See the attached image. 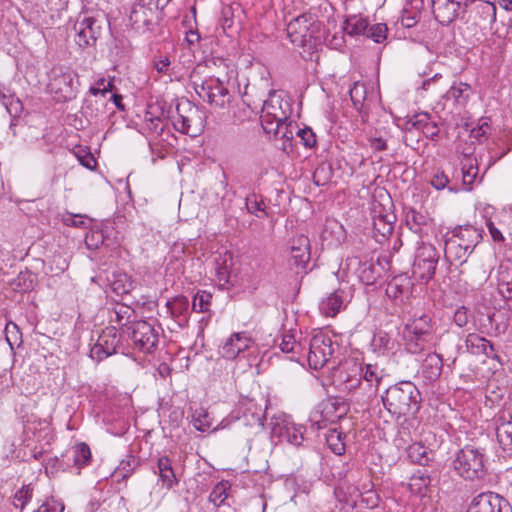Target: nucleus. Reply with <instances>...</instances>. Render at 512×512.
Returning a JSON list of instances; mask_svg holds the SVG:
<instances>
[{"label":"nucleus","instance_id":"58","mask_svg":"<svg viewBox=\"0 0 512 512\" xmlns=\"http://www.w3.org/2000/svg\"><path fill=\"white\" fill-rule=\"evenodd\" d=\"M453 320L459 327H464L468 323V309L464 306L457 308L454 313Z\"/></svg>","mask_w":512,"mask_h":512},{"label":"nucleus","instance_id":"18","mask_svg":"<svg viewBox=\"0 0 512 512\" xmlns=\"http://www.w3.org/2000/svg\"><path fill=\"white\" fill-rule=\"evenodd\" d=\"M75 30V41L80 47H85L93 45L96 42L100 35L101 27L96 25L95 19L86 17L75 24Z\"/></svg>","mask_w":512,"mask_h":512},{"label":"nucleus","instance_id":"29","mask_svg":"<svg viewBox=\"0 0 512 512\" xmlns=\"http://www.w3.org/2000/svg\"><path fill=\"white\" fill-rule=\"evenodd\" d=\"M411 286L410 278L406 274L394 276L387 285L386 295L394 300L398 299L403 294H407Z\"/></svg>","mask_w":512,"mask_h":512},{"label":"nucleus","instance_id":"27","mask_svg":"<svg viewBox=\"0 0 512 512\" xmlns=\"http://www.w3.org/2000/svg\"><path fill=\"white\" fill-rule=\"evenodd\" d=\"M273 435H278L281 438H285L289 443L299 446L304 440L302 426L292 425H280L276 424L272 428Z\"/></svg>","mask_w":512,"mask_h":512},{"label":"nucleus","instance_id":"24","mask_svg":"<svg viewBox=\"0 0 512 512\" xmlns=\"http://www.w3.org/2000/svg\"><path fill=\"white\" fill-rule=\"evenodd\" d=\"M245 12L240 3L233 2L226 5V28L230 33H226V37L234 38L242 30Z\"/></svg>","mask_w":512,"mask_h":512},{"label":"nucleus","instance_id":"6","mask_svg":"<svg viewBox=\"0 0 512 512\" xmlns=\"http://www.w3.org/2000/svg\"><path fill=\"white\" fill-rule=\"evenodd\" d=\"M170 0H137L130 13V23L137 31L149 30L155 23L159 8L163 9Z\"/></svg>","mask_w":512,"mask_h":512},{"label":"nucleus","instance_id":"4","mask_svg":"<svg viewBox=\"0 0 512 512\" xmlns=\"http://www.w3.org/2000/svg\"><path fill=\"white\" fill-rule=\"evenodd\" d=\"M266 402L263 398L257 402L254 398L241 397L235 408L226 417V425L239 421L244 426L262 428L266 419Z\"/></svg>","mask_w":512,"mask_h":512},{"label":"nucleus","instance_id":"34","mask_svg":"<svg viewBox=\"0 0 512 512\" xmlns=\"http://www.w3.org/2000/svg\"><path fill=\"white\" fill-rule=\"evenodd\" d=\"M405 326L406 329H414L416 331H420V334L424 333V335H429L435 338V331L432 320L426 314H423L420 317L413 319Z\"/></svg>","mask_w":512,"mask_h":512},{"label":"nucleus","instance_id":"56","mask_svg":"<svg viewBox=\"0 0 512 512\" xmlns=\"http://www.w3.org/2000/svg\"><path fill=\"white\" fill-rule=\"evenodd\" d=\"M477 167H473L472 165L469 167V169H465V167L462 168V182L463 185L466 186L467 190H471V185L473 184L476 176H477Z\"/></svg>","mask_w":512,"mask_h":512},{"label":"nucleus","instance_id":"50","mask_svg":"<svg viewBox=\"0 0 512 512\" xmlns=\"http://www.w3.org/2000/svg\"><path fill=\"white\" fill-rule=\"evenodd\" d=\"M137 465H138L137 458L134 457L133 455H128V456H126L125 459H123L120 462V464L117 468V472L122 473L123 477H127L133 472V470L136 468Z\"/></svg>","mask_w":512,"mask_h":512},{"label":"nucleus","instance_id":"63","mask_svg":"<svg viewBox=\"0 0 512 512\" xmlns=\"http://www.w3.org/2000/svg\"><path fill=\"white\" fill-rule=\"evenodd\" d=\"M97 87H91L90 88V92L93 94V95H97L99 93H101L102 95H105L107 92L111 91L112 90V83L111 82H108L107 84H105V80L104 79H101L98 83H97Z\"/></svg>","mask_w":512,"mask_h":512},{"label":"nucleus","instance_id":"26","mask_svg":"<svg viewBox=\"0 0 512 512\" xmlns=\"http://www.w3.org/2000/svg\"><path fill=\"white\" fill-rule=\"evenodd\" d=\"M359 268L357 271L359 280L367 286L376 284L377 280L381 276L382 267L379 262L374 263L373 261H360L355 258Z\"/></svg>","mask_w":512,"mask_h":512},{"label":"nucleus","instance_id":"43","mask_svg":"<svg viewBox=\"0 0 512 512\" xmlns=\"http://www.w3.org/2000/svg\"><path fill=\"white\" fill-rule=\"evenodd\" d=\"M192 424L199 431H206L211 426V421L206 410L203 408L195 409L192 414Z\"/></svg>","mask_w":512,"mask_h":512},{"label":"nucleus","instance_id":"36","mask_svg":"<svg viewBox=\"0 0 512 512\" xmlns=\"http://www.w3.org/2000/svg\"><path fill=\"white\" fill-rule=\"evenodd\" d=\"M245 207L247 212L255 215L258 218H264L268 216L266 211V205L262 198H259L256 194H251L245 197Z\"/></svg>","mask_w":512,"mask_h":512},{"label":"nucleus","instance_id":"40","mask_svg":"<svg viewBox=\"0 0 512 512\" xmlns=\"http://www.w3.org/2000/svg\"><path fill=\"white\" fill-rule=\"evenodd\" d=\"M356 372H359L361 379L363 378L365 381L372 383L375 381L376 387L380 384L382 377L377 372V366L366 364L365 366L357 365L353 363Z\"/></svg>","mask_w":512,"mask_h":512},{"label":"nucleus","instance_id":"47","mask_svg":"<svg viewBox=\"0 0 512 512\" xmlns=\"http://www.w3.org/2000/svg\"><path fill=\"white\" fill-rule=\"evenodd\" d=\"M351 101L353 105L358 108L363 105L366 99V86L364 83L355 82L349 90Z\"/></svg>","mask_w":512,"mask_h":512},{"label":"nucleus","instance_id":"54","mask_svg":"<svg viewBox=\"0 0 512 512\" xmlns=\"http://www.w3.org/2000/svg\"><path fill=\"white\" fill-rule=\"evenodd\" d=\"M224 484L219 482L212 490L209 496V501L215 506L220 507L224 503Z\"/></svg>","mask_w":512,"mask_h":512},{"label":"nucleus","instance_id":"42","mask_svg":"<svg viewBox=\"0 0 512 512\" xmlns=\"http://www.w3.org/2000/svg\"><path fill=\"white\" fill-rule=\"evenodd\" d=\"M212 294L207 291H199L194 296L192 310L195 312H207L211 306Z\"/></svg>","mask_w":512,"mask_h":512},{"label":"nucleus","instance_id":"39","mask_svg":"<svg viewBox=\"0 0 512 512\" xmlns=\"http://www.w3.org/2000/svg\"><path fill=\"white\" fill-rule=\"evenodd\" d=\"M344 439L345 435L336 429L329 430L328 434L326 435L327 445L336 455H342L345 452Z\"/></svg>","mask_w":512,"mask_h":512},{"label":"nucleus","instance_id":"59","mask_svg":"<svg viewBox=\"0 0 512 512\" xmlns=\"http://www.w3.org/2000/svg\"><path fill=\"white\" fill-rule=\"evenodd\" d=\"M448 183L449 179L447 175L444 174V172L436 173L431 179V185L437 190L444 189Z\"/></svg>","mask_w":512,"mask_h":512},{"label":"nucleus","instance_id":"12","mask_svg":"<svg viewBox=\"0 0 512 512\" xmlns=\"http://www.w3.org/2000/svg\"><path fill=\"white\" fill-rule=\"evenodd\" d=\"M119 336L115 327H106L90 350V356L98 361L116 352Z\"/></svg>","mask_w":512,"mask_h":512},{"label":"nucleus","instance_id":"55","mask_svg":"<svg viewBox=\"0 0 512 512\" xmlns=\"http://www.w3.org/2000/svg\"><path fill=\"white\" fill-rule=\"evenodd\" d=\"M64 504L51 498L44 502L35 512H63Z\"/></svg>","mask_w":512,"mask_h":512},{"label":"nucleus","instance_id":"44","mask_svg":"<svg viewBox=\"0 0 512 512\" xmlns=\"http://www.w3.org/2000/svg\"><path fill=\"white\" fill-rule=\"evenodd\" d=\"M91 458V451L87 444L79 443L74 449V464L81 468L85 466Z\"/></svg>","mask_w":512,"mask_h":512},{"label":"nucleus","instance_id":"1","mask_svg":"<svg viewBox=\"0 0 512 512\" xmlns=\"http://www.w3.org/2000/svg\"><path fill=\"white\" fill-rule=\"evenodd\" d=\"M381 401L392 417L399 420L405 416H415L420 410L422 397L413 382L399 381L385 390Z\"/></svg>","mask_w":512,"mask_h":512},{"label":"nucleus","instance_id":"15","mask_svg":"<svg viewBox=\"0 0 512 512\" xmlns=\"http://www.w3.org/2000/svg\"><path fill=\"white\" fill-rule=\"evenodd\" d=\"M315 23V19L311 14H302L287 25V34L292 43L304 45L312 38L313 31L311 26Z\"/></svg>","mask_w":512,"mask_h":512},{"label":"nucleus","instance_id":"16","mask_svg":"<svg viewBox=\"0 0 512 512\" xmlns=\"http://www.w3.org/2000/svg\"><path fill=\"white\" fill-rule=\"evenodd\" d=\"M405 222L409 230L421 239L429 234L434 224L433 218L426 211H420L413 207L407 209Z\"/></svg>","mask_w":512,"mask_h":512},{"label":"nucleus","instance_id":"5","mask_svg":"<svg viewBox=\"0 0 512 512\" xmlns=\"http://www.w3.org/2000/svg\"><path fill=\"white\" fill-rule=\"evenodd\" d=\"M439 258L440 254L435 246L421 241L416 248L412 267L413 276L427 284L435 275Z\"/></svg>","mask_w":512,"mask_h":512},{"label":"nucleus","instance_id":"20","mask_svg":"<svg viewBox=\"0 0 512 512\" xmlns=\"http://www.w3.org/2000/svg\"><path fill=\"white\" fill-rule=\"evenodd\" d=\"M384 207L382 204L374 206L373 229L382 237H388L394 230L396 222V215L393 212H383Z\"/></svg>","mask_w":512,"mask_h":512},{"label":"nucleus","instance_id":"25","mask_svg":"<svg viewBox=\"0 0 512 512\" xmlns=\"http://www.w3.org/2000/svg\"><path fill=\"white\" fill-rule=\"evenodd\" d=\"M73 75L71 73H60L55 75L49 82L51 92L59 95V98L67 100L73 96Z\"/></svg>","mask_w":512,"mask_h":512},{"label":"nucleus","instance_id":"45","mask_svg":"<svg viewBox=\"0 0 512 512\" xmlns=\"http://www.w3.org/2000/svg\"><path fill=\"white\" fill-rule=\"evenodd\" d=\"M388 27L385 23H377L368 27L366 36L376 43H383L387 39Z\"/></svg>","mask_w":512,"mask_h":512},{"label":"nucleus","instance_id":"2","mask_svg":"<svg viewBox=\"0 0 512 512\" xmlns=\"http://www.w3.org/2000/svg\"><path fill=\"white\" fill-rule=\"evenodd\" d=\"M483 230L472 225L458 226L452 230L444 245L445 259L450 263L464 264L482 240Z\"/></svg>","mask_w":512,"mask_h":512},{"label":"nucleus","instance_id":"8","mask_svg":"<svg viewBox=\"0 0 512 512\" xmlns=\"http://www.w3.org/2000/svg\"><path fill=\"white\" fill-rule=\"evenodd\" d=\"M464 15L467 22L482 29L491 27L496 22V5L490 0H465L463 2Z\"/></svg>","mask_w":512,"mask_h":512},{"label":"nucleus","instance_id":"3","mask_svg":"<svg viewBox=\"0 0 512 512\" xmlns=\"http://www.w3.org/2000/svg\"><path fill=\"white\" fill-rule=\"evenodd\" d=\"M485 462V455L480 449L466 445L456 453L452 464L457 475L474 481L485 477Z\"/></svg>","mask_w":512,"mask_h":512},{"label":"nucleus","instance_id":"23","mask_svg":"<svg viewBox=\"0 0 512 512\" xmlns=\"http://www.w3.org/2000/svg\"><path fill=\"white\" fill-rule=\"evenodd\" d=\"M420 331L406 329L404 327L403 337L405 340V349L411 354H418L425 350L426 346L432 344L434 337L420 334Z\"/></svg>","mask_w":512,"mask_h":512},{"label":"nucleus","instance_id":"35","mask_svg":"<svg viewBox=\"0 0 512 512\" xmlns=\"http://www.w3.org/2000/svg\"><path fill=\"white\" fill-rule=\"evenodd\" d=\"M343 298L338 291L331 293L326 300L320 304L321 311L327 316H335L341 309Z\"/></svg>","mask_w":512,"mask_h":512},{"label":"nucleus","instance_id":"28","mask_svg":"<svg viewBox=\"0 0 512 512\" xmlns=\"http://www.w3.org/2000/svg\"><path fill=\"white\" fill-rule=\"evenodd\" d=\"M432 450H428L422 443L414 442L407 447V456L414 464L427 466L433 460Z\"/></svg>","mask_w":512,"mask_h":512},{"label":"nucleus","instance_id":"32","mask_svg":"<svg viewBox=\"0 0 512 512\" xmlns=\"http://www.w3.org/2000/svg\"><path fill=\"white\" fill-rule=\"evenodd\" d=\"M229 255L231 264L228 269L226 266V290L229 289V286H236L239 281L242 279L241 277V263L239 260V256L234 257L233 254L226 250V256Z\"/></svg>","mask_w":512,"mask_h":512},{"label":"nucleus","instance_id":"61","mask_svg":"<svg viewBox=\"0 0 512 512\" xmlns=\"http://www.w3.org/2000/svg\"><path fill=\"white\" fill-rule=\"evenodd\" d=\"M362 502H365L368 508L373 509L379 505L380 497L376 492L369 490L366 492V496L362 498Z\"/></svg>","mask_w":512,"mask_h":512},{"label":"nucleus","instance_id":"33","mask_svg":"<svg viewBox=\"0 0 512 512\" xmlns=\"http://www.w3.org/2000/svg\"><path fill=\"white\" fill-rule=\"evenodd\" d=\"M280 349L284 353L291 354V356L289 357L291 361H295L298 363L301 362V358L298 356V354L302 350V345L295 341L293 335L284 334L282 336Z\"/></svg>","mask_w":512,"mask_h":512},{"label":"nucleus","instance_id":"53","mask_svg":"<svg viewBox=\"0 0 512 512\" xmlns=\"http://www.w3.org/2000/svg\"><path fill=\"white\" fill-rule=\"evenodd\" d=\"M297 136L301 138L305 147L312 148L316 145V135L309 127L299 129L297 131Z\"/></svg>","mask_w":512,"mask_h":512},{"label":"nucleus","instance_id":"14","mask_svg":"<svg viewBox=\"0 0 512 512\" xmlns=\"http://www.w3.org/2000/svg\"><path fill=\"white\" fill-rule=\"evenodd\" d=\"M134 344L142 351L151 352L158 343V333L146 321H137L131 327Z\"/></svg>","mask_w":512,"mask_h":512},{"label":"nucleus","instance_id":"38","mask_svg":"<svg viewBox=\"0 0 512 512\" xmlns=\"http://www.w3.org/2000/svg\"><path fill=\"white\" fill-rule=\"evenodd\" d=\"M392 345L391 337L387 332L378 330L374 333L371 340V347L374 352L383 355L392 348Z\"/></svg>","mask_w":512,"mask_h":512},{"label":"nucleus","instance_id":"10","mask_svg":"<svg viewBox=\"0 0 512 512\" xmlns=\"http://www.w3.org/2000/svg\"><path fill=\"white\" fill-rule=\"evenodd\" d=\"M320 420L317 428L325 427L327 423H336L347 415L350 409L349 403L342 397L329 396L320 403Z\"/></svg>","mask_w":512,"mask_h":512},{"label":"nucleus","instance_id":"57","mask_svg":"<svg viewBox=\"0 0 512 512\" xmlns=\"http://www.w3.org/2000/svg\"><path fill=\"white\" fill-rule=\"evenodd\" d=\"M470 88L468 84L460 83L459 86H452L449 90V94L459 102L460 99L466 100L468 98V94L465 92Z\"/></svg>","mask_w":512,"mask_h":512},{"label":"nucleus","instance_id":"9","mask_svg":"<svg viewBox=\"0 0 512 512\" xmlns=\"http://www.w3.org/2000/svg\"><path fill=\"white\" fill-rule=\"evenodd\" d=\"M335 352L333 341L330 336L323 332L313 335L309 341V352L307 360L309 366L318 370L323 368Z\"/></svg>","mask_w":512,"mask_h":512},{"label":"nucleus","instance_id":"49","mask_svg":"<svg viewBox=\"0 0 512 512\" xmlns=\"http://www.w3.org/2000/svg\"><path fill=\"white\" fill-rule=\"evenodd\" d=\"M32 494L33 489L29 485L23 486L19 491L16 492L14 496L15 507L23 509L25 505L29 502V500L32 498Z\"/></svg>","mask_w":512,"mask_h":512},{"label":"nucleus","instance_id":"17","mask_svg":"<svg viewBox=\"0 0 512 512\" xmlns=\"http://www.w3.org/2000/svg\"><path fill=\"white\" fill-rule=\"evenodd\" d=\"M310 241L308 237L301 235L291 242L289 265L305 269L310 260Z\"/></svg>","mask_w":512,"mask_h":512},{"label":"nucleus","instance_id":"52","mask_svg":"<svg viewBox=\"0 0 512 512\" xmlns=\"http://www.w3.org/2000/svg\"><path fill=\"white\" fill-rule=\"evenodd\" d=\"M113 290L118 294H125L132 288V282L129 280L127 275H119L112 283Z\"/></svg>","mask_w":512,"mask_h":512},{"label":"nucleus","instance_id":"19","mask_svg":"<svg viewBox=\"0 0 512 512\" xmlns=\"http://www.w3.org/2000/svg\"><path fill=\"white\" fill-rule=\"evenodd\" d=\"M444 365L442 355L436 352H430L426 355L421 364V376L424 378L425 383L431 384L436 382L441 374Z\"/></svg>","mask_w":512,"mask_h":512},{"label":"nucleus","instance_id":"21","mask_svg":"<svg viewBox=\"0 0 512 512\" xmlns=\"http://www.w3.org/2000/svg\"><path fill=\"white\" fill-rule=\"evenodd\" d=\"M467 352L473 355H485L488 358L499 360V356L495 353L492 342L476 333H470L465 339Z\"/></svg>","mask_w":512,"mask_h":512},{"label":"nucleus","instance_id":"51","mask_svg":"<svg viewBox=\"0 0 512 512\" xmlns=\"http://www.w3.org/2000/svg\"><path fill=\"white\" fill-rule=\"evenodd\" d=\"M236 346V353H241L250 347L251 338L246 332H236L231 335Z\"/></svg>","mask_w":512,"mask_h":512},{"label":"nucleus","instance_id":"46","mask_svg":"<svg viewBox=\"0 0 512 512\" xmlns=\"http://www.w3.org/2000/svg\"><path fill=\"white\" fill-rule=\"evenodd\" d=\"M430 114L427 112H420L414 114L410 119H408L405 123L406 129H417L422 130L425 126L430 122Z\"/></svg>","mask_w":512,"mask_h":512},{"label":"nucleus","instance_id":"22","mask_svg":"<svg viewBox=\"0 0 512 512\" xmlns=\"http://www.w3.org/2000/svg\"><path fill=\"white\" fill-rule=\"evenodd\" d=\"M270 109L275 110L276 106L269 101H265L260 116L261 125L266 133L277 134L280 126L288 119V116L282 110L281 114H278L272 113Z\"/></svg>","mask_w":512,"mask_h":512},{"label":"nucleus","instance_id":"64","mask_svg":"<svg viewBox=\"0 0 512 512\" xmlns=\"http://www.w3.org/2000/svg\"><path fill=\"white\" fill-rule=\"evenodd\" d=\"M401 23L406 28L415 26L417 23L416 14H412L411 12L404 10L401 17Z\"/></svg>","mask_w":512,"mask_h":512},{"label":"nucleus","instance_id":"11","mask_svg":"<svg viewBox=\"0 0 512 512\" xmlns=\"http://www.w3.org/2000/svg\"><path fill=\"white\" fill-rule=\"evenodd\" d=\"M467 512H512V506L503 496L487 491L472 499Z\"/></svg>","mask_w":512,"mask_h":512},{"label":"nucleus","instance_id":"41","mask_svg":"<svg viewBox=\"0 0 512 512\" xmlns=\"http://www.w3.org/2000/svg\"><path fill=\"white\" fill-rule=\"evenodd\" d=\"M202 89L205 92L203 97H206L210 104H215L219 107L224 105V88L221 87L220 83L215 87L208 86L207 88L203 87Z\"/></svg>","mask_w":512,"mask_h":512},{"label":"nucleus","instance_id":"31","mask_svg":"<svg viewBox=\"0 0 512 512\" xmlns=\"http://www.w3.org/2000/svg\"><path fill=\"white\" fill-rule=\"evenodd\" d=\"M369 23L366 18L359 15H351L344 22V31L350 36L366 35Z\"/></svg>","mask_w":512,"mask_h":512},{"label":"nucleus","instance_id":"7","mask_svg":"<svg viewBox=\"0 0 512 512\" xmlns=\"http://www.w3.org/2000/svg\"><path fill=\"white\" fill-rule=\"evenodd\" d=\"M177 116L174 118V127L183 134L196 137L203 130V116L198 107L189 101L179 103L176 107Z\"/></svg>","mask_w":512,"mask_h":512},{"label":"nucleus","instance_id":"60","mask_svg":"<svg viewBox=\"0 0 512 512\" xmlns=\"http://www.w3.org/2000/svg\"><path fill=\"white\" fill-rule=\"evenodd\" d=\"M489 130H490V126L485 121L482 124L478 125L477 127L473 128L471 130V137L477 139L478 141H481L482 138L487 137Z\"/></svg>","mask_w":512,"mask_h":512},{"label":"nucleus","instance_id":"48","mask_svg":"<svg viewBox=\"0 0 512 512\" xmlns=\"http://www.w3.org/2000/svg\"><path fill=\"white\" fill-rule=\"evenodd\" d=\"M232 112L233 123L235 125H238L248 120L251 116L252 111L249 105L243 102L241 105H238L237 107H232Z\"/></svg>","mask_w":512,"mask_h":512},{"label":"nucleus","instance_id":"62","mask_svg":"<svg viewBox=\"0 0 512 512\" xmlns=\"http://www.w3.org/2000/svg\"><path fill=\"white\" fill-rule=\"evenodd\" d=\"M421 131L426 138L434 140L436 137H438L440 129L435 122L430 121Z\"/></svg>","mask_w":512,"mask_h":512},{"label":"nucleus","instance_id":"13","mask_svg":"<svg viewBox=\"0 0 512 512\" xmlns=\"http://www.w3.org/2000/svg\"><path fill=\"white\" fill-rule=\"evenodd\" d=\"M432 12L442 25H449L457 17L464 18L463 2L457 0H433Z\"/></svg>","mask_w":512,"mask_h":512},{"label":"nucleus","instance_id":"30","mask_svg":"<svg viewBox=\"0 0 512 512\" xmlns=\"http://www.w3.org/2000/svg\"><path fill=\"white\" fill-rule=\"evenodd\" d=\"M497 440L505 452L512 456V421L499 418L496 427Z\"/></svg>","mask_w":512,"mask_h":512},{"label":"nucleus","instance_id":"37","mask_svg":"<svg viewBox=\"0 0 512 512\" xmlns=\"http://www.w3.org/2000/svg\"><path fill=\"white\" fill-rule=\"evenodd\" d=\"M159 476L163 484L171 488L176 483V476L171 466V461L167 457H161L158 460Z\"/></svg>","mask_w":512,"mask_h":512}]
</instances>
